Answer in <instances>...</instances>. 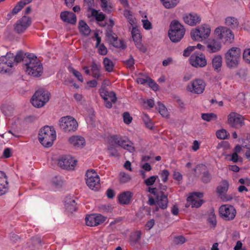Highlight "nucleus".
<instances>
[{
  "mask_svg": "<svg viewBox=\"0 0 250 250\" xmlns=\"http://www.w3.org/2000/svg\"><path fill=\"white\" fill-rule=\"evenodd\" d=\"M184 22L191 26H193L200 23L201 19L200 17L196 13H187L183 16Z\"/></svg>",
  "mask_w": 250,
  "mask_h": 250,
  "instance_id": "4be33fe9",
  "label": "nucleus"
},
{
  "mask_svg": "<svg viewBox=\"0 0 250 250\" xmlns=\"http://www.w3.org/2000/svg\"><path fill=\"white\" fill-rule=\"evenodd\" d=\"M101 7L103 11L109 13L111 11L112 7L109 5L106 0H100Z\"/></svg>",
  "mask_w": 250,
  "mask_h": 250,
  "instance_id": "603ef678",
  "label": "nucleus"
},
{
  "mask_svg": "<svg viewBox=\"0 0 250 250\" xmlns=\"http://www.w3.org/2000/svg\"><path fill=\"white\" fill-rule=\"evenodd\" d=\"M203 193L202 192H193L190 193L187 197L186 207L188 208L190 206L192 208H199L204 203L202 199Z\"/></svg>",
  "mask_w": 250,
  "mask_h": 250,
  "instance_id": "ddd939ff",
  "label": "nucleus"
},
{
  "mask_svg": "<svg viewBox=\"0 0 250 250\" xmlns=\"http://www.w3.org/2000/svg\"><path fill=\"white\" fill-rule=\"evenodd\" d=\"M226 158L233 163H237L239 159L238 154L235 152H233L232 154L227 155Z\"/></svg>",
  "mask_w": 250,
  "mask_h": 250,
  "instance_id": "5fc2aeb1",
  "label": "nucleus"
},
{
  "mask_svg": "<svg viewBox=\"0 0 250 250\" xmlns=\"http://www.w3.org/2000/svg\"><path fill=\"white\" fill-rule=\"evenodd\" d=\"M91 16L94 17L97 21H102L105 18L104 14L102 12H99L98 11L93 9L91 10Z\"/></svg>",
  "mask_w": 250,
  "mask_h": 250,
  "instance_id": "ea45409f",
  "label": "nucleus"
},
{
  "mask_svg": "<svg viewBox=\"0 0 250 250\" xmlns=\"http://www.w3.org/2000/svg\"><path fill=\"white\" fill-rule=\"evenodd\" d=\"M60 125L65 132L74 131L78 127V123L76 120L70 116L61 118L60 120Z\"/></svg>",
  "mask_w": 250,
  "mask_h": 250,
  "instance_id": "9b49d317",
  "label": "nucleus"
},
{
  "mask_svg": "<svg viewBox=\"0 0 250 250\" xmlns=\"http://www.w3.org/2000/svg\"><path fill=\"white\" fill-rule=\"evenodd\" d=\"M15 30L19 34L22 33L26 30V26L23 25L20 22V20L17 21L15 26Z\"/></svg>",
  "mask_w": 250,
  "mask_h": 250,
  "instance_id": "09e8293b",
  "label": "nucleus"
},
{
  "mask_svg": "<svg viewBox=\"0 0 250 250\" xmlns=\"http://www.w3.org/2000/svg\"><path fill=\"white\" fill-rule=\"evenodd\" d=\"M106 36L114 47L123 49L125 48L126 45L124 42L122 40H118L117 35L115 33H113L111 31L107 33Z\"/></svg>",
  "mask_w": 250,
  "mask_h": 250,
  "instance_id": "b1692460",
  "label": "nucleus"
},
{
  "mask_svg": "<svg viewBox=\"0 0 250 250\" xmlns=\"http://www.w3.org/2000/svg\"><path fill=\"white\" fill-rule=\"evenodd\" d=\"M105 220V218L99 214L87 215L85 217L86 225L90 227L97 226Z\"/></svg>",
  "mask_w": 250,
  "mask_h": 250,
  "instance_id": "a211bd4d",
  "label": "nucleus"
},
{
  "mask_svg": "<svg viewBox=\"0 0 250 250\" xmlns=\"http://www.w3.org/2000/svg\"><path fill=\"white\" fill-rule=\"evenodd\" d=\"M68 70L70 72L72 73L74 75V76L78 79V80L79 81L81 82H83V77L80 72L77 71L72 67H69Z\"/></svg>",
  "mask_w": 250,
  "mask_h": 250,
  "instance_id": "de8ad7c7",
  "label": "nucleus"
},
{
  "mask_svg": "<svg viewBox=\"0 0 250 250\" xmlns=\"http://www.w3.org/2000/svg\"><path fill=\"white\" fill-rule=\"evenodd\" d=\"M85 176L86 183L90 188L97 190L100 188L99 176L94 170H88L86 172Z\"/></svg>",
  "mask_w": 250,
  "mask_h": 250,
  "instance_id": "9d476101",
  "label": "nucleus"
},
{
  "mask_svg": "<svg viewBox=\"0 0 250 250\" xmlns=\"http://www.w3.org/2000/svg\"><path fill=\"white\" fill-rule=\"evenodd\" d=\"M79 27L80 32L85 36H88L90 32V29L86 23L83 20L79 21Z\"/></svg>",
  "mask_w": 250,
  "mask_h": 250,
  "instance_id": "f704fd0d",
  "label": "nucleus"
},
{
  "mask_svg": "<svg viewBox=\"0 0 250 250\" xmlns=\"http://www.w3.org/2000/svg\"><path fill=\"white\" fill-rule=\"evenodd\" d=\"M225 23L227 25L234 28L238 25V21L237 19L234 17H229L226 19Z\"/></svg>",
  "mask_w": 250,
  "mask_h": 250,
  "instance_id": "c03bdc74",
  "label": "nucleus"
},
{
  "mask_svg": "<svg viewBox=\"0 0 250 250\" xmlns=\"http://www.w3.org/2000/svg\"><path fill=\"white\" fill-rule=\"evenodd\" d=\"M52 185L57 189L62 187L63 184V181L60 176H55L51 180Z\"/></svg>",
  "mask_w": 250,
  "mask_h": 250,
  "instance_id": "c9c22d12",
  "label": "nucleus"
},
{
  "mask_svg": "<svg viewBox=\"0 0 250 250\" xmlns=\"http://www.w3.org/2000/svg\"><path fill=\"white\" fill-rule=\"evenodd\" d=\"M211 27L208 24H202L192 29L190 32L191 39L197 42L206 41L210 37Z\"/></svg>",
  "mask_w": 250,
  "mask_h": 250,
  "instance_id": "20e7f679",
  "label": "nucleus"
},
{
  "mask_svg": "<svg viewBox=\"0 0 250 250\" xmlns=\"http://www.w3.org/2000/svg\"><path fill=\"white\" fill-rule=\"evenodd\" d=\"M131 35L137 48L142 52H145L146 48L141 43L142 36L139 30L136 27H133L131 30Z\"/></svg>",
  "mask_w": 250,
  "mask_h": 250,
  "instance_id": "5701e85b",
  "label": "nucleus"
},
{
  "mask_svg": "<svg viewBox=\"0 0 250 250\" xmlns=\"http://www.w3.org/2000/svg\"><path fill=\"white\" fill-rule=\"evenodd\" d=\"M50 93L47 91L42 89L38 90L34 94L31 103L33 106L36 107L43 106L49 100Z\"/></svg>",
  "mask_w": 250,
  "mask_h": 250,
  "instance_id": "6e6552de",
  "label": "nucleus"
},
{
  "mask_svg": "<svg viewBox=\"0 0 250 250\" xmlns=\"http://www.w3.org/2000/svg\"><path fill=\"white\" fill-rule=\"evenodd\" d=\"M243 59L246 62L250 63V48H247L244 50Z\"/></svg>",
  "mask_w": 250,
  "mask_h": 250,
  "instance_id": "4d7b16f0",
  "label": "nucleus"
},
{
  "mask_svg": "<svg viewBox=\"0 0 250 250\" xmlns=\"http://www.w3.org/2000/svg\"><path fill=\"white\" fill-rule=\"evenodd\" d=\"M8 190V183L6 174L0 171V196L5 194Z\"/></svg>",
  "mask_w": 250,
  "mask_h": 250,
  "instance_id": "393cba45",
  "label": "nucleus"
},
{
  "mask_svg": "<svg viewBox=\"0 0 250 250\" xmlns=\"http://www.w3.org/2000/svg\"><path fill=\"white\" fill-rule=\"evenodd\" d=\"M125 62L127 67L130 69L134 68V60L132 56H130L129 59L125 61Z\"/></svg>",
  "mask_w": 250,
  "mask_h": 250,
  "instance_id": "e2e57ef3",
  "label": "nucleus"
},
{
  "mask_svg": "<svg viewBox=\"0 0 250 250\" xmlns=\"http://www.w3.org/2000/svg\"><path fill=\"white\" fill-rule=\"evenodd\" d=\"M90 68L92 77L97 79H99L101 76V74L99 67L97 64L95 62H93L90 66Z\"/></svg>",
  "mask_w": 250,
  "mask_h": 250,
  "instance_id": "e433bc0d",
  "label": "nucleus"
},
{
  "mask_svg": "<svg viewBox=\"0 0 250 250\" xmlns=\"http://www.w3.org/2000/svg\"><path fill=\"white\" fill-rule=\"evenodd\" d=\"M184 26L177 21H174L170 23L168 36L170 40L174 42H179L185 35Z\"/></svg>",
  "mask_w": 250,
  "mask_h": 250,
  "instance_id": "423d86ee",
  "label": "nucleus"
},
{
  "mask_svg": "<svg viewBox=\"0 0 250 250\" xmlns=\"http://www.w3.org/2000/svg\"><path fill=\"white\" fill-rule=\"evenodd\" d=\"M69 143L75 147H83L85 145V139L79 136H73L69 139Z\"/></svg>",
  "mask_w": 250,
  "mask_h": 250,
  "instance_id": "c85d7f7f",
  "label": "nucleus"
},
{
  "mask_svg": "<svg viewBox=\"0 0 250 250\" xmlns=\"http://www.w3.org/2000/svg\"><path fill=\"white\" fill-rule=\"evenodd\" d=\"M41 240L39 237H33L26 244L25 250H38L41 248Z\"/></svg>",
  "mask_w": 250,
  "mask_h": 250,
  "instance_id": "bb28decb",
  "label": "nucleus"
},
{
  "mask_svg": "<svg viewBox=\"0 0 250 250\" xmlns=\"http://www.w3.org/2000/svg\"><path fill=\"white\" fill-rule=\"evenodd\" d=\"M103 64L106 71L111 72L113 71L114 64L111 60L108 58H105L103 61Z\"/></svg>",
  "mask_w": 250,
  "mask_h": 250,
  "instance_id": "58836bf2",
  "label": "nucleus"
},
{
  "mask_svg": "<svg viewBox=\"0 0 250 250\" xmlns=\"http://www.w3.org/2000/svg\"><path fill=\"white\" fill-rule=\"evenodd\" d=\"M8 55L10 58H12V62L13 64L19 63L21 61L23 62V64L25 65L27 62L25 61L26 59H30V57L33 56V54L32 53H25L24 54L21 51L17 52L16 56L13 53H8Z\"/></svg>",
  "mask_w": 250,
  "mask_h": 250,
  "instance_id": "412c9836",
  "label": "nucleus"
},
{
  "mask_svg": "<svg viewBox=\"0 0 250 250\" xmlns=\"http://www.w3.org/2000/svg\"><path fill=\"white\" fill-rule=\"evenodd\" d=\"M24 6L23 2L20 1L13 9L11 14H17Z\"/></svg>",
  "mask_w": 250,
  "mask_h": 250,
  "instance_id": "864d4df0",
  "label": "nucleus"
},
{
  "mask_svg": "<svg viewBox=\"0 0 250 250\" xmlns=\"http://www.w3.org/2000/svg\"><path fill=\"white\" fill-rule=\"evenodd\" d=\"M219 213L222 218L227 221L233 220L236 214L234 208L230 205H223L219 208Z\"/></svg>",
  "mask_w": 250,
  "mask_h": 250,
  "instance_id": "2eb2a0df",
  "label": "nucleus"
},
{
  "mask_svg": "<svg viewBox=\"0 0 250 250\" xmlns=\"http://www.w3.org/2000/svg\"><path fill=\"white\" fill-rule=\"evenodd\" d=\"M77 161L70 156H63L58 161L59 166L63 169H73Z\"/></svg>",
  "mask_w": 250,
  "mask_h": 250,
  "instance_id": "f3484780",
  "label": "nucleus"
},
{
  "mask_svg": "<svg viewBox=\"0 0 250 250\" xmlns=\"http://www.w3.org/2000/svg\"><path fill=\"white\" fill-rule=\"evenodd\" d=\"M167 187L161 186L159 190H157V208L166 209L168 205V192L167 191Z\"/></svg>",
  "mask_w": 250,
  "mask_h": 250,
  "instance_id": "4468645a",
  "label": "nucleus"
},
{
  "mask_svg": "<svg viewBox=\"0 0 250 250\" xmlns=\"http://www.w3.org/2000/svg\"><path fill=\"white\" fill-rule=\"evenodd\" d=\"M64 207L65 210L68 212L73 213L76 211L77 203L75 199L71 196H67L64 201Z\"/></svg>",
  "mask_w": 250,
  "mask_h": 250,
  "instance_id": "a878e982",
  "label": "nucleus"
},
{
  "mask_svg": "<svg viewBox=\"0 0 250 250\" xmlns=\"http://www.w3.org/2000/svg\"><path fill=\"white\" fill-rule=\"evenodd\" d=\"M244 119L241 115L232 112L227 117V123L232 127L238 128L244 124Z\"/></svg>",
  "mask_w": 250,
  "mask_h": 250,
  "instance_id": "dca6fc26",
  "label": "nucleus"
},
{
  "mask_svg": "<svg viewBox=\"0 0 250 250\" xmlns=\"http://www.w3.org/2000/svg\"><path fill=\"white\" fill-rule=\"evenodd\" d=\"M60 17L63 21L71 24H75L77 21L76 16L72 12L68 11L62 12L61 13Z\"/></svg>",
  "mask_w": 250,
  "mask_h": 250,
  "instance_id": "cd10ccee",
  "label": "nucleus"
},
{
  "mask_svg": "<svg viewBox=\"0 0 250 250\" xmlns=\"http://www.w3.org/2000/svg\"><path fill=\"white\" fill-rule=\"evenodd\" d=\"M110 143H114L116 146H120L130 152H132L134 150L132 143L121 136L113 135L110 137Z\"/></svg>",
  "mask_w": 250,
  "mask_h": 250,
  "instance_id": "f8f14e48",
  "label": "nucleus"
},
{
  "mask_svg": "<svg viewBox=\"0 0 250 250\" xmlns=\"http://www.w3.org/2000/svg\"><path fill=\"white\" fill-rule=\"evenodd\" d=\"M222 48L221 42L213 38L209 39L207 42L206 50L209 53H217L221 50Z\"/></svg>",
  "mask_w": 250,
  "mask_h": 250,
  "instance_id": "aec40b11",
  "label": "nucleus"
},
{
  "mask_svg": "<svg viewBox=\"0 0 250 250\" xmlns=\"http://www.w3.org/2000/svg\"><path fill=\"white\" fill-rule=\"evenodd\" d=\"M156 180V176H152L147 178L145 181V183L146 186H151L155 182Z\"/></svg>",
  "mask_w": 250,
  "mask_h": 250,
  "instance_id": "338daca9",
  "label": "nucleus"
},
{
  "mask_svg": "<svg viewBox=\"0 0 250 250\" xmlns=\"http://www.w3.org/2000/svg\"><path fill=\"white\" fill-rule=\"evenodd\" d=\"M195 49V47L189 46L186 48L183 51V55L185 57H189L191 53Z\"/></svg>",
  "mask_w": 250,
  "mask_h": 250,
  "instance_id": "052dcab7",
  "label": "nucleus"
},
{
  "mask_svg": "<svg viewBox=\"0 0 250 250\" xmlns=\"http://www.w3.org/2000/svg\"><path fill=\"white\" fill-rule=\"evenodd\" d=\"M100 95L104 101H107L108 99H110L113 103H115L116 102L117 97L116 94L112 91H100Z\"/></svg>",
  "mask_w": 250,
  "mask_h": 250,
  "instance_id": "473e14b6",
  "label": "nucleus"
},
{
  "mask_svg": "<svg viewBox=\"0 0 250 250\" xmlns=\"http://www.w3.org/2000/svg\"><path fill=\"white\" fill-rule=\"evenodd\" d=\"M131 179V176L125 173H121V177H120V181L122 183H127L129 182Z\"/></svg>",
  "mask_w": 250,
  "mask_h": 250,
  "instance_id": "680f3d73",
  "label": "nucleus"
},
{
  "mask_svg": "<svg viewBox=\"0 0 250 250\" xmlns=\"http://www.w3.org/2000/svg\"><path fill=\"white\" fill-rule=\"evenodd\" d=\"M160 177L162 178V180L163 182L167 181L168 176L169 175V172L167 170H163L160 173Z\"/></svg>",
  "mask_w": 250,
  "mask_h": 250,
  "instance_id": "774afa93",
  "label": "nucleus"
},
{
  "mask_svg": "<svg viewBox=\"0 0 250 250\" xmlns=\"http://www.w3.org/2000/svg\"><path fill=\"white\" fill-rule=\"evenodd\" d=\"M216 136L220 139H226L229 136V133L224 129H220L216 131Z\"/></svg>",
  "mask_w": 250,
  "mask_h": 250,
  "instance_id": "a18cd8bd",
  "label": "nucleus"
},
{
  "mask_svg": "<svg viewBox=\"0 0 250 250\" xmlns=\"http://www.w3.org/2000/svg\"><path fill=\"white\" fill-rule=\"evenodd\" d=\"M26 62V72L34 77H39L43 72V67L39 60L34 54L30 59H27Z\"/></svg>",
  "mask_w": 250,
  "mask_h": 250,
  "instance_id": "7ed1b4c3",
  "label": "nucleus"
},
{
  "mask_svg": "<svg viewBox=\"0 0 250 250\" xmlns=\"http://www.w3.org/2000/svg\"><path fill=\"white\" fill-rule=\"evenodd\" d=\"M109 141L110 145L108 147V151L110 156L115 157H118L119 156V153L116 148V146H114L115 144H114V143H110V140Z\"/></svg>",
  "mask_w": 250,
  "mask_h": 250,
  "instance_id": "37998d69",
  "label": "nucleus"
},
{
  "mask_svg": "<svg viewBox=\"0 0 250 250\" xmlns=\"http://www.w3.org/2000/svg\"><path fill=\"white\" fill-rule=\"evenodd\" d=\"M142 231L137 230L133 232L130 237V241L133 244H136L141 239Z\"/></svg>",
  "mask_w": 250,
  "mask_h": 250,
  "instance_id": "79ce46f5",
  "label": "nucleus"
},
{
  "mask_svg": "<svg viewBox=\"0 0 250 250\" xmlns=\"http://www.w3.org/2000/svg\"><path fill=\"white\" fill-rule=\"evenodd\" d=\"M163 5L167 9L175 7L179 3L180 0H160Z\"/></svg>",
  "mask_w": 250,
  "mask_h": 250,
  "instance_id": "72a5a7b5",
  "label": "nucleus"
},
{
  "mask_svg": "<svg viewBox=\"0 0 250 250\" xmlns=\"http://www.w3.org/2000/svg\"><path fill=\"white\" fill-rule=\"evenodd\" d=\"M94 0H84L85 6H87V9L88 11H91L93 6Z\"/></svg>",
  "mask_w": 250,
  "mask_h": 250,
  "instance_id": "69168bd1",
  "label": "nucleus"
},
{
  "mask_svg": "<svg viewBox=\"0 0 250 250\" xmlns=\"http://www.w3.org/2000/svg\"><path fill=\"white\" fill-rule=\"evenodd\" d=\"M123 116L124 122L125 124L128 125L131 122L132 118L131 116H130L129 113L128 112H124L123 113Z\"/></svg>",
  "mask_w": 250,
  "mask_h": 250,
  "instance_id": "bf43d9fd",
  "label": "nucleus"
},
{
  "mask_svg": "<svg viewBox=\"0 0 250 250\" xmlns=\"http://www.w3.org/2000/svg\"><path fill=\"white\" fill-rule=\"evenodd\" d=\"M133 195V193L129 191L123 192L118 196L119 202L122 205H128L130 203Z\"/></svg>",
  "mask_w": 250,
  "mask_h": 250,
  "instance_id": "c756f323",
  "label": "nucleus"
},
{
  "mask_svg": "<svg viewBox=\"0 0 250 250\" xmlns=\"http://www.w3.org/2000/svg\"><path fill=\"white\" fill-rule=\"evenodd\" d=\"M188 62L194 68H201L207 65V60L204 54L195 52L190 56Z\"/></svg>",
  "mask_w": 250,
  "mask_h": 250,
  "instance_id": "1a4fd4ad",
  "label": "nucleus"
},
{
  "mask_svg": "<svg viewBox=\"0 0 250 250\" xmlns=\"http://www.w3.org/2000/svg\"><path fill=\"white\" fill-rule=\"evenodd\" d=\"M74 98L75 100L81 104H83L85 102L83 97L80 94H75L74 95Z\"/></svg>",
  "mask_w": 250,
  "mask_h": 250,
  "instance_id": "0e129e2a",
  "label": "nucleus"
},
{
  "mask_svg": "<svg viewBox=\"0 0 250 250\" xmlns=\"http://www.w3.org/2000/svg\"><path fill=\"white\" fill-rule=\"evenodd\" d=\"M157 111L163 117L167 118L169 116L168 110L166 106L163 104L158 102H157Z\"/></svg>",
  "mask_w": 250,
  "mask_h": 250,
  "instance_id": "4c0bfd02",
  "label": "nucleus"
},
{
  "mask_svg": "<svg viewBox=\"0 0 250 250\" xmlns=\"http://www.w3.org/2000/svg\"><path fill=\"white\" fill-rule=\"evenodd\" d=\"M12 58L9 56L8 53L5 56L0 57V73H6L11 70L13 66L12 62Z\"/></svg>",
  "mask_w": 250,
  "mask_h": 250,
  "instance_id": "6ab92c4d",
  "label": "nucleus"
},
{
  "mask_svg": "<svg viewBox=\"0 0 250 250\" xmlns=\"http://www.w3.org/2000/svg\"><path fill=\"white\" fill-rule=\"evenodd\" d=\"M56 138V131L53 127L45 126L40 131L39 140L44 147L51 146Z\"/></svg>",
  "mask_w": 250,
  "mask_h": 250,
  "instance_id": "f03ea898",
  "label": "nucleus"
},
{
  "mask_svg": "<svg viewBox=\"0 0 250 250\" xmlns=\"http://www.w3.org/2000/svg\"><path fill=\"white\" fill-rule=\"evenodd\" d=\"M229 184L227 181H222L217 188V192L221 198L222 195L226 193L229 188Z\"/></svg>",
  "mask_w": 250,
  "mask_h": 250,
  "instance_id": "2f4dec72",
  "label": "nucleus"
},
{
  "mask_svg": "<svg viewBox=\"0 0 250 250\" xmlns=\"http://www.w3.org/2000/svg\"><path fill=\"white\" fill-rule=\"evenodd\" d=\"M145 18L146 19H144L142 20V22H143V27L146 30H149L152 28V25L151 22L147 20V18L146 15L145 16Z\"/></svg>",
  "mask_w": 250,
  "mask_h": 250,
  "instance_id": "6e6d98bb",
  "label": "nucleus"
},
{
  "mask_svg": "<svg viewBox=\"0 0 250 250\" xmlns=\"http://www.w3.org/2000/svg\"><path fill=\"white\" fill-rule=\"evenodd\" d=\"M212 66L214 70L218 73L221 71L222 65V57L220 55L214 56L211 61Z\"/></svg>",
  "mask_w": 250,
  "mask_h": 250,
  "instance_id": "7c9ffc66",
  "label": "nucleus"
},
{
  "mask_svg": "<svg viewBox=\"0 0 250 250\" xmlns=\"http://www.w3.org/2000/svg\"><path fill=\"white\" fill-rule=\"evenodd\" d=\"M186 242V239L182 235L175 236L173 239V242L176 244H182Z\"/></svg>",
  "mask_w": 250,
  "mask_h": 250,
  "instance_id": "13d9d810",
  "label": "nucleus"
},
{
  "mask_svg": "<svg viewBox=\"0 0 250 250\" xmlns=\"http://www.w3.org/2000/svg\"><path fill=\"white\" fill-rule=\"evenodd\" d=\"M213 36L224 44L231 43L234 39V35L228 27L224 26L217 27L213 31Z\"/></svg>",
  "mask_w": 250,
  "mask_h": 250,
  "instance_id": "39448f33",
  "label": "nucleus"
},
{
  "mask_svg": "<svg viewBox=\"0 0 250 250\" xmlns=\"http://www.w3.org/2000/svg\"><path fill=\"white\" fill-rule=\"evenodd\" d=\"M143 120L146 126V127L149 129H153V123L151 122L150 119L149 118V116L147 114H144L143 116Z\"/></svg>",
  "mask_w": 250,
  "mask_h": 250,
  "instance_id": "49530a36",
  "label": "nucleus"
},
{
  "mask_svg": "<svg viewBox=\"0 0 250 250\" xmlns=\"http://www.w3.org/2000/svg\"><path fill=\"white\" fill-rule=\"evenodd\" d=\"M202 119L207 122L215 121L217 119V115L213 113H203L201 115Z\"/></svg>",
  "mask_w": 250,
  "mask_h": 250,
  "instance_id": "a19ab883",
  "label": "nucleus"
},
{
  "mask_svg": "<svg viewBox=\"0 0 250 250\" xmlns=\"http://www.w3.org/2000/svg\"><path fill=\"white\" fill-rule=\"evenodd\" d=\"M241 50L237 47L229 48L224 54V60L226 66L229 69L237 68L241 61Z\"/></svg>",
  "mask_w": 250,
  "mask_h": 250,
  "instance_id": "f257e3e1",
  "label": "nucleus"
},
{
  "mask_svg": "<svg viewBox=\"0 0 250 250\" xmlns=\"http://www.w3.org/2000/svg\"><path fill=\"white\" fill-rule=\"evenodd\" d=\"M206 83L202 79L196 78L190 81L186 86V90L191 94L200 95L206 88Z\"/></svg>",
  "mask_w": 250,
  "mask_h": 250,
  "instance_id": "0eeeda50",
  "label": "nucleus"
},
{
  "mask_svg": "<svg viewBox=\"0 0 250 250\" xmlns=\"http://www.w3.org/2000/svg\"><path fill=\"white\" fill-rule=\"evenodd\" d=\"M208 221L209 223L210 226L212 227H215L216 225V216L213 212H211L209 215L208 218Z\"/></svg>",
  "mask_w": 250,
  "mask_h": 250,
  "instance_id": "3c124183",
  "label": "nucleus"
},
{
  "mask_svg": "<svg viewBox=\"0 0 250 250\" xmlns=\"http://www.w3.org/2000/svg\"><path fill=\"white\" fill-rule=\"evenodd\" d=\"M20 22L23 25H25L26 26V29H27L31 24V20L29 17L24 16L20 19Z\"/></svg>",
  "mask_w": 250,
  "mask_h": 250,
  "instance_id": "8fccbe9b",
  "label": "nucleus"
}]
</instances>
